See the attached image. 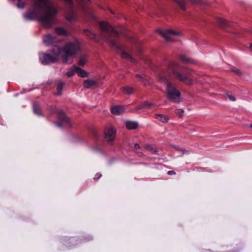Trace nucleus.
Listing matches in <instances>:
<instances>
[{"label":"nucleus","instance_id":"nucleus-1","mask_svg":"<svg viewBox=\"0 0 252 252\" xmlns=\"http://www.w3.org/2000/svg\"><path fill=\"white\" fill-rule=\"evenodd\" d=\"M33 3L32 8L24 15L26 20L36 19L46 29L57 23L58 10L52 0H33Z\"/></svg>","mask_w":252,"mask_h":252},{"label":"nucleus","instance_id":"nucleus-2","mask_svg":"<svg viewBox=\"0 0 252 252\" xmlns=\"http://www.w3.org/2000/svg\"><path fill=\"white\" fill-rule=\"evenodd\" d=\"M80 43L77 40L70 42L60 48L58 46L54 48V52L57 55H60L63 61L66 63L68 59L75 55L80 50Z\"/></svg>","mask_w":252,"mask_h":252},{"label":"nucleus","instance_id":"nucleus-3","mask_svg":"<svg viewBox=\"0 0 252 252\" xmlns=\"http://www.w3.org/2000/svg\"><path fill=\"white\" fill-rule=\"evenodd\" d=\"M161 81L167 83V98L173 102H179L180 101V93L174 87L173 84L167 81L166 78L161 75L159 76Z\"/></svg>","mask_w":252,"mask_h":252},{"label":"nucleus","instance_id":"nucleus-4","mask_svg":"<svg viewBox=\"0 0 252 252\" xmlns=\"http://www.w3.org/2000/svg\"><path fill=\"white\" fill-rule=\"evenodd\" d=\"M170 69L172 70V72L178 80L184 82L187 85H190L192 83V80L189 76V75H190L193 72L191 69L189 68L185 69L183 71L184 74H182L178 71L172 68V66H170Z\"/></svg>","mask_w":252,"mask_h":252},{"label":"nucleus","instance_id":"nucleus-5","mask_svg":"<svg viewBox=\"0 0 252 252\" xmlns=\"http://www.w3.org/2000/svg\"><path fill=\"white\" fill-rule=\"evenodd\" d=\"M157 32L167 41H170L175 38L176 36L182 35L180 32L174 31L171 30H168L163 31L161 30H157Z\"/></svg>","mask_w":252,"mask_h":252},{"label":"nucleus","instance_id":"nucleus-6","mask_svg":"<svg viewBox=\"0 0 252 252\" xmlns=\"http://www.w3.org/2000/svg\"><path fill=\"white\" fill-rule=\"evenodd\" d=\"M60 57V55H57L54 52V49L52 51V55L45 54H41L40 55V60L43 64H47L50 63H53L58 60V58Z\"/></svg>","mask_w":252,"mask_h":252},{"label":"nucleus","instance_id":"nucleus-7","mask_svg":"<svg viewBox=\"0 0 252 252\" xmlns=\"http://www.w3.org/2000/svg\"><path fill=\"white\" fill-rule=\"evenodd\" d=\"M99 27L100 29L110 34V35L114 36H118V33L115 31L113 27H112L107 22H101L99 23Z\"/></svg>","mask_w":252,"mask_h":252},{"label":"nucleus","instance_id":"nucleus-8","mask_svg":"<svg viewBox=\"0 0 252 252\" xmlns=\"http://www.w3.org/2000/svg\"><path fill=\"white\" fill-rule=\"evenodd\" d=\"M105 138L108 141H113L116 137V130L112 127H109L105 128Z\"/></svg>","mask_w":252,"mask_h":252},{"label":"nucleus","instance_id":"nucleus-9","mask_svg":"<svg viewBox=\"0 0 252 252\" xmlns=\"http://www.w3.org/2000/svg\"><path fill=\"white\" fill-rule=\"evenodd\" d=\"M57 113L59 121L63 124H66L69 126V119L64 114V113L61 110H58Z\"/></svg>","mask_w":252,"mask_h":252},{"label":"nucleus","instance_id":"nucleus-10","mask_svg":"<svg viewBox=\"0 0 252 252\" xmlns=\"http://www.w3.org/2000/svg\"><path fill=\"white\" fill-rule=\"evenodd\" d=\"M111 110L112 113L116 115H119L123 114L125 111L124 107L120 105L112 106L111 108Z\"/></svg>","mask_w":252,"mask_h":252},{"label":"nucleus","instance_id":"nucleus-11","mask_svg":"<svg viewBox=\"0 0 252 252\" xmlns=\"http://www.w3.org/2000/svg\"><path fill=\"white\" fill-rule=\"evenodd\" d=\"M126 127L129 130L135 129L138 126V124L136 122L127 121L126 122Z\"/></svg>","mask_w":252,"mask_h":252},{"label":"nucleus","instance_id":"nucleus-12","mask_svg":"<svg viewBox=\"0 0 252 252\" xmlns=\"http://www.w3.org/2000/svg\"><path fill=\"white\" fill-rule=\"evenodd\" d=\"M54 40L55 37L50 34L45 35L43 38V42L47 45L52 44Z\"/></svg>","mask_w":252,"mask_h":252},{"label":"nucleus","instance_id":"nucleus-13","mask_svg":"<svg viewBox=\"0 0 252 252\" xmlns=\"http://www.w3.org/2000/svg\"><path fill=\"white\" fill-rule=\"evenodd\" d=\"M75 69H76V72L79 76L82 77H86L88 76V73L85 70H83L76 66H75Z\"/></svg>","mask_w":252,"mask_h":252},{"label":"nucleus","instance_id":"nucleus-14","mask_svg":"<svg viewBox=\"0 0 252 252\" xmlns=\"http://www.w3.org/2000/svg\"><path fill=\"white\" fill-rule=\"evenodd\" d=\"M96 82L95 81L92 79H88L84 81V87L86 89L90 88L91 87L95 85Z\"/></svg>","mask_w":252,"mask_h":252},{"label":"nucleus","instance_id":"nucleus-15","mask_svg":"<svg viewBox=\"0 0 252 252\" xmlns=\"http://www.w3.org/2000/svg\"><path fill=\"white\" fill-rule=\"evenodd\" d=\"M155 118L162 123H167L169 120V118L167 116L162 114H156Z\"/></svg>","mask_w":252,"mask_h":252},{"label":"nucleus","instance_id":"nucleus-16","mask_svg":"<svg viewBox=\"0 0 252 252\" xmlns=\"http://www.w3.org/2000/svg\"><path fill=\"white\" fill-rule=\"evenodd\" d=\"M145 147L146 149L151 152L152 154H158L159 151L158 148L154 147L151 145H146Z\"/></svg>","mask_w":252,"mask_h":252},{"label":"nucleus","instance_id":"nucleus-17","mask_svg":"<svg viewBox=\"0 0 252 252\" xmlns=\"http://www.w3.org/2000/svg\"><path fill=\"white\" fill-rule=\"evenodd\" d=\"M123 93L126 94H130L133 92V89L130 87H124L121 88Z\"/></svg>","mask_w":252,"mask_h":252},{"label":"nucleus","instance_id":"nucleus-18","mask_svg":"<svg viewBox=\"0 0 252 252\" xmlns=\"http://www.w3.org/2000/svg\"><path fill=\"white\" fill-rule=\"evenodd\" d=\"M64 85V82L60 81L57 86V93H56L57 95H61L62 93L63 87Z\"/></svg>","mask_w":252,"mask_h":252},{"label":"nucleus","instance_id":"nucleus-19","mask_svg":"<svg viewBox=\"0 0 252 252\" xmlns=\"http://www.w3.org/2000/svg\"><path fill=\"white\" fill-rule=\"evenodd\" d=\"M84 33L88 36L91 39H94L95 36V35L92 33L91 31H90L88 29H86L84 31Z\"/></svg>","mask_w":252,"mask_h":252},{"label":"nucleus","instance_id":"nucleus-20","mask_svg":"<svg viewBox=\"0 0 252 252\" xmlns=\"http://www.w3.org/2000/svg\"><path fill=\"white\" fill-rule=\"evenodd\" d=\"M87 60V58L86 56H81L79 59V60L78 62V64L80 65H82V66L84 65L85 64V63H86Z\"/></svg>","mask_w":252,"mask_h":252},{"label":"nucleus","instance_id":"nucleus-21","mask_svg":"<svg viewBox=\"0 0 252 252\" xmlns=\"http://www.w3.org/2000/svg\"><path fill=\"white\" fill-rule=\"evenodd\" d=\"M75 72H76V69H75V66H74L72 68H70L65 74L67 77H70L72 76L74 74Z\"/></svg>","mask_w":252,"mask_h":252},{"label":"nucleus","instance_id":"nucleus-22","mask_svg":"<svg viewBox=\"0 0 252 252\" xmlns=\"http://www.w3.org/2000/svg\"><path fill=\"white\" fill-rule=\"evenodd\" d=\"M121 56L123 58H125L131 62H133L134 61L131 56L126 52H123Z\"/></svg>","mask_w":252,"mask_h":252},{"label":"nucleus","instance_id":"nucleus-23","mask_svg":"<svg viewBox=\"0 0 252 252\" xmlns=\"http://www.w3.org/2000/svg\"><path fill=\"white\" fill-rule=\"evenodd\" d=\"M33 112L35 114H36L37 115H40L41 114V111H40V108H39V106L37 105V104L33 105Z\"/></svg>","mask_w":252,"mask_h":252},{"label":"nucleus","instance_id":"nucleus-24","mask_svg":"<svg viewBox=\"0 0 252 252\" xmlns=\"http://www.w3.org/2000/svg\"><path fill=\"white\" fill-rule=\"evenodd\" d=\"M56 32L58 34L63 35L66 34V32L63 28H58L56 29Z\"/></svg>","mask_w":252,"mask_h":252},{"label":"nucleus","instance_id":"nucleus-25","mask_svg":"<svg viewBox=\"0 0 252 252\" xmlns=\"http://www.w3.org/2000/svg\"><path fill=\"white\" fill-rule=\"evenodd\" d=\"M26 5L25 2L22 0H19L17 3V7L19 8H23Z\"/></svg>","mask_w":252,"mask_h":252},{"label":"nucleus","instance_id":"nucleus-26","mask_svg":"<svg viewBox=\"0 0 252 252\" xmlns=\"http://www.w3.org/2000/svg\"><path fill=\"white\" fill-rule=\"evenodd\" d=\"M177 4L180 7V8L183 10H185L186 9V6L183 1L180 0H176Z\"/></svg>","mask_w":252,"mask_h":252},{"label":"nucleus","instance_id":"nucleus-27","mask_svg":"<svg viewBox=\"0 0 252 252\" xmlns=\"http://www.w3.org/2000/svg\"><path fill=\"white\" fill-rule=\"evenodd\" d=\"M228 22L227 20H226L225 19H220L219 21V24L221 26H227L228 24Z\"/></svg>","mask_w":252,"mask_h":252},{"label":"nucleus","instance_id":"nucleus-28","mask_svg":"<svg viewBox=\"0 0 252 252\" xmlns=\"http://www.w3.org/2000/svg\"><path fill=\"white\" fill-rule=\"evenodd\" d=\"M144 104H145V109L149 108L153 106H156V105L155 103H152V102H149L148 101L144 102Z\"/></svg>","mask_w":252,"mask_h":252},{"label":"nucleus","instance_id":"nucleus-29","mask_svg":"<svg viewBox=\"0 0 252 252\" xmlns=\"http://www.w3.org/2000/svg\"><path fill=\"white\" fill-rule=\"evenodd\" d=\"M143 109H145L144 102L139 104V105L137 106L135 108V111H138L139 110Z\"/></svg>","mask_w":252,"mask_h":252},{"label":"nucleus","instance_id":"nucleus-30","mask_svg":"<svg viewBox=\"0 0 252 252\" xmlns=\"http://www.w3.org/2000/svg\"><path fill=\"white\" fill-rule=\"evenodd\" d=\"M184 111L181 109H178L176 110V114L180 117H182Z\"/></svg>","mask_w":252,"mask_h":252},{"label":"nucleus","instance_id":"nucleus-31","mask_svg":"<svg viewBox=\"0 0 252 252\" xmlns=\"http://www.w3.org/2000/svg\"><path fill=\"white\" fill-rule=\"evenodd\" d=\"M181 59L182 60L186 63H192V61L190 59H189L186 56H182L181 57Z\"/></svg>","mask_w":252,"mask_h":252},{"label":"nucleus","instance_id":"nucleus-32","mask_svg":"<svg viewBox=\"0 0 252 252\" xmlns=\"http://www.w3.org/2000/svg\"><path fill=\"white\" fill-rule=\"evenodd\" d=\"M232 71L239 76H241L242 75V71L239 69H237V68L233 69H232Z\"/></svg>","mask_w":252,"mask_h":252},{"label":"nucleus","instance_id":"nucleus-33","mask_svg":"<svg viewBox=\"0 0 252 252\" xmlns=\"http://www.w3.org/2000/svg\"><path fill=\"white\" fill-rule=\"evenodd\" d=\"M108 42H110L112 46L116 47V48H119V46L117 45V44L114 41H111L109 40L108 41Z\"/></svg>","mask_w":252,"mask_h":252},{"label":"nucleus","instance_id":"nucleus-34","mask_svg":"<svg viewBox=\"0 0 252 252\" xmlns=\"http://www.w3.org/2000/svg\"><path fill=\"white\" fill-rule=\"evenodd\" d=\"M226 96L230 101H235L236 100V98H235V97L232 95L227 94Z\"/></svg>","mask_w":252,"mask_h":252},{"label":"nucleus","instance_id":"nucleus-35","mask_svg":"<svg viewBox=\"0 0 252 252\" xmlns=\"http://www.w3.org/2000/svg\"><path fill=\"white\" fill-rule=\"evenodd\" d=\"M74 18H75V15L74 14H72V15H71V16H70L69 15H66V18L69 21L73 20L74 19Z\"/></svg>","mask_w":252,"mask_h":252},{"label":"nucleus","instance_id":"nucleus-36","mask_svg":"<svg viewBox=\"0 0 252 252\" xmlns=\"http://www.w3.org/2000/svg\"><path fill=\"white\" fill-rule=\"evenodd\" d=\"M136 77L138 78H139L140 79V80L144 83V84L145 85H147V83L146 82H145V80H144L142 78V77H141L140 75H136Z\"/></svg>","mask_w":252,"mask_h":252},{"label":"nucleus","instance_id":"nucleus-37","mask_svg":"<svg viewBox=\"0 0 252 252\" xmlns=\"http://www.w3.org/2000/svg\"><path fill=\"white\" fill-rule=\"evenodd\" d=\"M66 4L70 5L72 4L73 1L72 0H63Z\"/></svg>","mask_w":252,"mask_h":252},{"label":"nucleus","instance_id":"nucleus-38","mask_svg":"<svg viewBox=\"0 0 252 252\" xmlns=\"http://www.w3.org/2000/svg\"><path fill=\"white\" fill-rule=\"evenodd\" d=\"M101 177V174L100 173H97L94 177V179L95 180H98Z\"/></svg>","mask_w":252,"mask_h":252},{"label":"nucleus","instance_id":"nucleus-39","mask_svg":"<svg viewBox=\"0 0 252 252\" xmlns=\"http://www.w3.org/2000/svg\"><path fill=\"white\" fill-rule=\"evenodd\" d=\"M167 174L169 175H175V172L174 171H169L167 172Z\"/></svg>","mask_w":252,"mask_h":252},{"label":"nucleus","instance_id":"nucleus-40","mask_svg":"<svg viewBox=\"0 0 252 252\" xmlns=\"http://www.w3.org/2000/svg\"><path fill=\"white\" fill-rule=\"evenodd\" d=\"M140 147V145L137 144V143H136L135 145H134V148L135 149H139Z\"/></svg>","mask_w":252,"mask_h":252},{"label":"nucleus","instance_id":"nucleus-41","mask_svg":"<svg viewBox=\"0 0 252 252\" xmlns=\"http://www.w3.org/2000/svg\"><path fill=\"white\" fill-rule=\"evenodd\" d=\"M183 151V154H189V153L188 151H186L185 150H182Z\"/></svg>","mask_w":252,"mask_h":252},{"label":"nucleus","instance_id":"nucleus-42","mask_svg":"<svg viewBox=\"0 0 252 252\" xmlns=\"http://www.w3.org/2000/svg\"><path fill=\"white\" fill-rule=\"evenodd\" d=\"M189 0L192 2H196V0Z\"/></svg>","mask_w":252,"mask_h":252},{"label":"nucleus","instance_id":"nucleus-43","mask_svg":"<svg viewBox=\"0 0 252 252\" xmlns=\"http://www.w3.org/2000/svg\"><path fill=\"white\" fill-rule=\"evenodd\" d=\"M250 49L252 51V45L250 46Z\"/></svg>","mask_w":252,"mask_h":252},{"label":"nucleus","instance_id":"nucleus-44","mask_svg":"<svg viewBox=\"0 0 252 252\" xmlns=\"http://www.w3.org/2000/svg\"><path fill=\"white\" fill-rule=\"evenodd\" d=\"M250 128H252V124L250 126Z\"/></svg>","mask_w":252,"mask_h":252},{"label":"nucleus","instance_id":"nucleus-45","mask_svg":"<svg viewBox=\"0 0 252 252\" xmlns=\"http://www.w3.org/2000/svg\"><path fill=\"white\" fill-rule=\"evenodd\" d=\"M58 125L59 126H61V125L60 124H59Z\"/></svg>","mask_w":252,"mask_h":252}]
</instances>
